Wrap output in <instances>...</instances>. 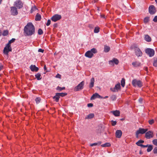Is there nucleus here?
I'll return each instance as SVG.
<instances>
[{
	"instance_id": "nucleus-1",
	"label": "nucleus",
	"mask_w": 157,
	"mask_h": 157,
	"mask_svg": "<svg viewBox=\"0 0 157 157\" xmlns=\"http://www.w3.org/2000/svg\"><path fill=\"white\" fill-rule=\"evenodd\" d=\"M24 33L28 36H31L34 34L35 32V27L31 22L27 23L24 27Z\"/></svg>"
},
{
	"instance_id": "nucleus-2",
	"label": "nucleus",
	"mask_w": 157,
	"mask_h": 157,
	"mask_svg": "<svg viewBox=\"0 0 157 157\" xmlns=\"http://www.w3.org/2000/svg\"><path fill=\"white\" fill-rule=\"evenodd\" d=\"M131 49L134 50L136 53V55L138 57L141 56L142 53L140 49L138 48L137 45L136 44H133L131 46Z\"/></svg>"
},
{
	"instance_id": "nucleus-3",
	"label": "nucleus",
	"mask_w": 157,
	"mask_h": 157,
	"mask_svg": "<svg viewBox=\"0 0 157 157\" xmlns=\"http://www.w3.org/2000/svg\"><path fill=\"white\" fill-rule=\"evenodd\" d=\"M97 52V51L95 48L91 49L90 50L87 51L85 54V56L89 58H92L94 53H96Z\"/></svg>"
},
{
	"instance_id": "nucleus-4",
	"label": "nucleus",
	"mask_w": 157,
	"mask_h": 157,
	"mask_svg": "<svg viewBox=\"0 0 157 157\" xmlns=\"http://www.w3.org/2000/svg\"><path fill=\"white\" fill-rule=\"evenodd\" d=\"M12 50V49L11 47L10 44L7 43L4 48L3 50V53L5 54L8 55L9 52H11Z\"/></svg>"
},
{
	"instance_id": "nucleus-5",
	"label": "nucleus",
	"mask_w": 157,
	"mask_h": 157,
	"mask_svg": "<svg viewBox=\"0 0 157 157\" xmlns=\"http://www.w3.org/2000/svg\"><path fill=\"white\" fill-rule=\"evenodd\" d=\"M132 84L134 87L137 86L139 87H141L142 86V82L140 80H137L136 79L132 81Z\"/></svg>"
},
{
	"instance_id": "nucleus-6",
	"label": "nucleus",
	"mask_w": 157,
	"mask_h": 157,
	"mask_svg": "<svg viewBox=\"0 0 157 157\" xmlns=\"http://www.w3.org/2000/svg\"><path fill=\"white\" fill-rule=\"evenodd\" d=\"M84 82L82 81L75 88L74 90L77 91L82 90L84 87Z\"/></svg>"
},
{
	"instance_id": "nucleus-7",
	"label": "nucleus",
	"mask_w": 157,
	"mask_h": 157,
	"mask_svg": "<svg viewBox=\"0 0 157 157\" xmlns=\"http://www.w3.org/2000/svg\"><path fill=\"white\" fill-rule=\"evenodd\" d=\"M145 52L149 55L150 57L153 56L155 54L154 50L151 48H147L145 50Z\"/></svg>"
},
{
	"instance_id": "nucleus-8",
	"label": "nucleus",
	"mask_w": 157,
	"mask_h": 157,
	"mask_svg": "<svg viewBox=\"0 0 157 157\" xmlns=\"http://www.w3.org/2000/svg\"><path fill=\"white\" fill-rule=\"evenodd\" d=\"M147 131V129H144L143 128H140L139 129L136 131V138H138V135L139 134H144Z\"/></svg>"
},
{
	"instance_id": "nucleus-9",
	"label": "nucleus",
	"mask_w": 157,
	"mask_h": 157,
	"mask_svg": "<svg viewBox=\"0 0 157 157\" xmlns=\"http://www.w3.org/2000/svg\"><path fill=\"white\" fill-rule=\"evenodd\" d=\"M14 5L18 9L21 8L23 6V3L20 0L16 1L14 3Z\"/></svg>"
},
{
	"instance_id": "nucleus-10",
	"label": "nucleus",
	"mask_w": 157,
	"mask_h": 157,
	"mask_svg": "<svg viewBox=\"0 0 157 157\" xmlns=\"http://www.w3.org/2000/svg\"><path fill=\"white\" fill-rule=\"evenodd\" d=\"M61 18V16L60 15L56 14L53 16L51 18V20L54 22L56 21Z\"/></svg>"
},
{
	"instance_id": "nucleus-11",
	"label": "nucleus",
	"mask_w": 157,
	"mask_h": 157,
	"mask_svg": "<svg viewBox=\"0 0 157 157\" xmlns=\"http://www.w3.org/2000/svg\"><path fill=\"white\" fill-rule=\"evenodd\" d=\"M121 86L119 82L116 84L114 88H111L110 90L113 92H117L118 90L120 89Z\"/></svg>"
},
{
	"instance_id": "nucleus-12",
	"label": "nucleus",
	"mask_w": 157,
	"mask_h": 157,
	"mask_svg": "<svg viewBox=\"0 0 157 157\" xmlns=\"http://www.w3.org/2000/svg\"><path fill=\"white\" fill-rule=\"evenodd\" d=\"M149 12L151 15L154 14L156 12L155 7L153 5H151L149 7Z\"/></svg>"
},
{
	"instance_id": "nucleus-13",
	"label": "nucleus",
	"mask_w": 157,
	"mask_h": 157,
	"mask_svg": "<svg viewBox=\"0 0 157 157\" xmlns=\"http://www.w3.org/2000/svg\"><path fill=\"white\" fill-rule=\"evenodd\" d=\"M153 137V133L152 132L149 131L145 133V137L147 139H150Z\"/></svg>"
},
{
	"instance_id": "nucleus-14",
	"label": "nucleus",
	"mask_w": 157,
	"mask_h": 157,
	"mask_svg": "<svg viewBox=\"0 0 157 157\" xmlns=\"http://www.w3.org/2000/svg\"><path fill=\"white\" fill-rule=\"evenodd\" d=\"M11 12L13 15L15 16L18 14V12L15 7L12 6L11 7Z\"/></svg>"
},
{
	"instance_id": "nucleus-15",
	"label": "nucleus",
	"mask_w": 157,
	"mask_h": 157,
	"mask_svg": "<svg viewBox=\"0 0 157 157\" xmlns=\"http://www.w3.org/2000/svg\"><path fill=\"white\" fill-rule=\"evenodd\" d=\"M119 63L118 60L116 58H113L112 60H110L109 61V63L110 65H113L114 63L116 64H117Z\"/></svg>"
},
{
	"instance_id": "nucleus-16",
	"label": "nucleus",
	"mask_w": 157,
	"mask_h": 157,
	"mask_svg": "<svg viewBox=\"0 0 157 157\" xmlns=\"http://www.w3.org/2000/svg\"><path fill=\"white\" fill-rule=\"evenodd\" d=\"M30 69L32 71H37L39 70L38 67H36L35 65H31L29 67Z\"/></svg>"
},
{
	"instance_id": "nucleus-17",
	"label": "nucleus",
	"mask_w": 157,
	"mask_h": 157,
	"mask_svg": "<svg viewBox=\"0 0 157 157\" xmlns=\"http://www.w3.org/2000/svg\"><path fill=\"white\" fill-rule=\"evenodd\" d=\"M97 98H103L99 95L98 93H96L93 95L91 98V99L94 100Z\"/></svg>"
},
{
	"instance_id": "nucleus-18",
	"label": "nucleus",
	"mask_w": 157,
	"mask_h": 157,
	"mask_svg": "<svg viewBox=\"0 0 157 157\" xmlns=\"http://www.w3.org/2000/svg\"><path fill=\"white\" fill-rule=\"evenodd\" d=\"M122 133L121 130H117L116 132V136L117 138H120L121 136Z\"/></svg>"
},
{
	"instance_id": "nucleus-19",
	"label": "nucleus",
	"mask_w": 157,
	"mask_h": 157,
	"mask_svg": "<svg viewBox=\"0 0 157 157\" xmlns=\"http://www.w3.org/2000/svg\"><path fill=\"white\" fill-rule=\"evenodd\" d=\"M132 65L134 67H137L141 65V63L138 61H136L132 63Z\"/></svg>"
},
{
	"instance_id": "nucleus-20",
	"label": "nucleus",
	"mask_w": 157,
	"mask_h": 157,
	"mask_svg": "<svg viewBox=\"0 0 157 157\" xmlns=\"http://www.w3.org/2000/svg\"><path fill=\"white\" fill-rule=\"evenodd\" d=\"M144 39L148 42H150L151 40V37L147 34L144 35Z\"/></svg>"
},
{
	"instance_id": "nucleus-21",
	"label": "nucleus",
	"mask_w": 157,
	"mask_h": 157,
	"mask_svg": "<svg viewBox=\"0 0 157 157\" xmlns=\"http://www.w3.org/2000/svg\"><path fill=\"white\" fill-rule=\"evenodd\" d=\"M94 78H92L90 79V81L89 85V87L91 88L94 86Z\"/></svg>"
},
{
	"instance_id": "nucleus-22",
	"label": "nucleus",
	"mask_w": 157,
	"mask_h": 157,
	"mask_svg": "<svg viewBox=\"0 0 157 157\" xmlns=\"http://www.w3.org/2000/svg\"><path fill=\"white\" fill-rule=\"evenodd\" d=\"M60 97L59 94H57V93L56 94V95L53 97V98L55 99V101L56 102H58Z\"/></svg>"
},
{
	"instance_id": "nucleus-23",
	"label": "nucleus",
	"mask_w": 157,
	"mask_h": 157,
	"mask_svg": "<svg viewBox=\"0 0 157 157\" xmlns=\"http://www.w3.org/2000/svg\"><path fill=\"white\" fill-rule=\"evenodd\" d=\"M35 77L38 80H40L41 79V74L40 73H37L35 75Z\"/></svg>"
},
{
	"instance_id": "nucleus-24",
	"label": "nucleus",
	"mask_w": 157,
	"mask_h": 157,
	"mask_svg": "<svg viewBox=\"0 0 157 157\" xmlns=\"http://www.w3.org/2000/svg\"><path fill=\"white\" fill-rule=\"evenodd\" d=\"M41 16L40 14L37 13L35 17V20L36 21H39L41 20Z\"/></svg>"
},
{
	"instance_id": "nucleus-25",
	"label": "nucleus",
	"mask_w": 157,
	"mask_h": 157,
	"mask_svg": "<svg viewBox=\"0 0 157 157\" xmlns=\"http://www.w3.org/2000/svg\"><path fill=\"white\" fill-rule=\"evenodd\" d=\"M113 115L116 117H118L120 116V112L119 111L116 110L112 112Z\"/></svg>"
},
{
	"instance_id": "nucleus-26",
	"label": "nucleus",
	"mask_w": 157,
	"mask_h": 157,
	"mask_svg": "<svg viewBox=\"0 0 157 157\" xmlns=\"http://www.w3.org/2000/svg\"><path fill=\"white\" fill-rule=\"evenodd\" d=\"M94 117V114L93 113H90L86 117V119H91Z\"/></svg>"
},
{
	"instance_id": "nucleus-27",
	"label": "nucleus",
	"mask_w": 157,
	"mask_h": 157,
	"mask_svg": "<svg viewBox=\"0 0 157 157\" xmlns=\"http://www.w3.org/2000/svg\"><path fill=\"white\" fill-rule=\"evenodd\" d=\"M144 141L143 140H139L136 143V144L138 146H141V145H142L141 144L144 143Z\"/></svg>"
},
{
	"instance_id": "nucleus-28",
	"label": "nucleus",
	"mask_w": 157,
	"mask_h": 157,
	"mask_svg": "<svg viewBox=\"0 0 157 157\" xmlns=\"http://www.w3.org/2000/svg\"><path fill=\"white\" fill-rule=\"evenodd\" d=\"M110 50V48L109 46H105L104 49V52H108Z\"/></svg>"
},
{
	"instance_id": "nucleus-29",
	"label": "nucleus",
	"mask_w": 157,
	"mask_h": 157,
	"mask_svg": "<svg viewBox=\"0 0 157 157\" xmlns=\"http://www.w3.org/2000/svg\"><path fill=\"white\" fill-rule=\"evenodd\" d=\"M153 149V146L152 145H149L147 147V151L148 152L151 151Z\"/></svg>"
},
{
	"instance_id": "nucleus-30",
	"label": "nucleus",
	"mask_w": 157,
	"mask_h": 157,
	"mask_svg": "<svg viewBox=\"0 0 157 157\" xmlns=\"http://www.w3.org/2000/svg\"><path fill=\"white\" fill-rule=\"evenodd\" d=\"M101 141H99L97 143H95L93 144H90L91 146H96L97 145H99L101 144Z\"/></svg>"
},
{
	"instance_id": "nucleus-31",
	"label": "nucleus",
	"mask_w": 157,
	"mask_h": 157,
	"mask_svg": "<svg viewBox=\"0 0 157 157\" xmlns=\"http://www.w3.org/2000/svg\"><path fill=\"white\" fill-rule=\"evenodd\" d=\"M9 34V31L7 30H6L3 31L2 35L3 36H6L8 35Z\"/></svg>"
},
{
	"instance_id": "nucleus-32",
	"label": "nucleus",
	"mask_w": 157,
	"mask_h": 157,
	"mask_svg": "<svg viewBox=\"0 0 157 157\" xmlns=\"http://www.w3.org/2000/svg\"><path fill=\"white\" fill-rule=\"evenodd\" d=\"M125 84V80L124 78H122L121 81V85L123 87L124 86Z\"/></svg>"
},
{
	"instance_id": "nucleus-33",
	"label": "nucleus",
	"mask_w": 157,
	"mask_h": 157,
	"mask_svg": "<svg viewBox=\"0 0 157 157\" xmlns=\"http://www.w3.org/2000/svg\"><path fill=\"white\" fill-rule=\"evenodd\" d=\"M111 145L109 143H106L104 144H103L101 145V146L103 147H109Z\"/></svg>"
},
{
	"instance_id": "nucleus-34",
	"label": "nucleus",
	"mask_w": 157,
	"mask_h": 157,
	"mask_svg": "<svg viewBox=\"0 0 157 157\" xmlns=\"http://www.w3.org/2000/svg\"><path fill=\"white\" fill-rule=\"evenodd\" d=\"M37 10V9L36 8V6H34L33 7H32L30 12L31 13H32L33 12Z\"/></svg>"
},
{
	"instance_id": "nucleus-35",
	"label": "nucleus",
	"mask_w": 157,
	"mask_h": 157,
	"mask_svg": "<svg viewBox=\"0 0 157 157\" xmlns=\"http://www.w3.org/2000/svg\"><path fill=\"white\" fill-rule=\"evenodd\" d=\"M65 88L64 87H59V86H57V87L56 88V90H59V91H60L63 90H65Z\"/></svg>"
},
{
	"instance_id": "nucleus-36",
	"label": "nucleus",
	"mask_w": 157,
	"mask_h": 157,
	"mask_svg": "<svg viewBox=\"0 0 157 157\" xmlns=\"http://www.w3.org/2000/svg\"><path fill=\"white\" fill-rule=\"evenodd\" d=\"M57 94H59V96L63 97L67 94L66 93H57Z\"/></svg>"
},
{
	"instance_id": "nucleus-37",
	"label": "nucleus",
	"mask_w": 157,
	"mask_h": 157,
	"mask_svg": "<svg viewBox=\"0 0 157 157\" xmlns=\"http://www.w3.org/2000/svg\"><path fill=\"white\" fill-rule=\"evenodd\" d=\"M110 98L111 100L113 101H115L117 99L115 95H112L110 97Z\"/></svg>"
},
{
	"instance_id": "nucleus-38",
	"label": "nucleus",
	"mask_w": 157,
	"mask_h": 157,
	"mask_svg": "<svg viewBox=\"0 0 157 157\" xmlns=\"http://www.w3.org/2000/svg\"><path fill=\"white\" fill-rule=\"evenodd\" d=\"M149 18L148 17H146L144 19V22L145 23H148L149 21Z\"/></svg>"
},
{
	"instance_id": "nucleus-39",
	"label": "nucleus",
	"mask_w": 157,
	"mask_h": 157,
	"mask_svg": "<svg viewBox=\"0 0 157 157\" xmlns=\"http://www.w3.org/2000/svg\"><path fill=\"white\" fill-rule=\"evenodd\" d=\"M99 28L98 27H96L94 30V33H98L99 32Z\"/></svg>"
},
{
	"instance_id": "nucleus-40",
	"label": "nucleus",
	"mask_w": 157,
	"mask_h": 157,
	"mask_svg": "<svg viewBox=\"0 0 157 157\" xmlns=\"http://www.w3.org/2000/svg\"><path fill=\"white\" fill-rule=\"evenodd\" d=\"M40 98L39 97H37L35 99L36 103L37 104L39 103L40 102Z\"/></svg>"
},
{
	"instance_id": "nucleus-41",
	"label": "nucleus",
	"mask_w": 157,
	"mask_h": 157,
	"mask_svg": "<svg viewBox=\"0 0 157 157\" xmlns=\"http://www.w3.org/2000/svg\"><path fill=\"white\" fill-rule=\"evenodd\" d=\"M153 65L154 67H157V58L154 60Z\"/></svg>"
},
{
	"instance_id": "nucleus-42",
	"label": "nucleus",
	"mask_w": 157,
	"mask_h": 157,
	"mask_svg": "<svg viewBox=\"0 0 157 157\" xmlns=\"http://www.w3.org/2000/svg\"><path fill=\"white\" fill-rule=\"evenodd\" d=\"M38 33L39 35H42L43 33V31L41 29H38Z\"/></svg>"
},
{
	"instance_id": "nucleus-43",
	"label": "nucleus",
	"mask_w": 157,
	"mask_h": 157,
	"mask_svg": "<svg viewBox=\"0 0 157 157\" xmlns=\"http://www.w3.org/2000/svg\"><path fill=\"white\" fill-rule=\"evenodd\" d=\"M15 40V38H12L11 40H9L8 42V44H10L11 43H13Z\"/></svg>"
},
{
	"instance_id": "nucleus-44",
	"label": "nucleus",
	"mask_w": 157,
	"mask_h": 157,
	"mask_svg": "<svg viewBox=\"0 0 157 157\" xmlns=\"http://www.w3.org/2000/svg\"><path fill=\"white\" fill-rule=\"evenodd\" d=\"M154 122V120L153 119H151L149 120L148 123L150 125H151L153 124Z\"/></svg>"
},
{
	"instance_id": "nucleus-45",
	"label": "nucleus",
	"mask_w": 157,
	"mask_h": 157,
	"mask_svg": "<svg viewBox=\"0 0 157 157\" xmlns=\"http://www.w3.org/2000/svg\"><path fill=\"white\" fill-rule=\"evenodd\" d=\"M152 143L154 145L157 146V139L153 140Z\"/></svg>"
},
{
	"instance_id": "nucleus-46",
	"label": "nucleus",
	"mask_w": 157,
	"mask_h": 157,
	"mask_svg": "<svg viewBox=\"0 0 157 157\" xmlns=\"http://www.w3.org/2000/svg\"><path fill=\"white\" fill-rule=\"evenodd\" d=\"M112 122V125L113 126H114L115 125H116L117 124V121H113L112 120L111 121Z\"/></svg>"
},
{
	"instance_id": "nucleus-47",
	"label": "nucleus",
	"mask_w": 157,
	"mask_h": 157,
	"mask_svg": "<svg viewBox=\"0 0 157 157\" xmlns=\"http://www.w3.org/2000/svg\"><path fill=\"white\" fill-rule=\"evenodd\" d=\"M153 152L154 154L157 153V147H155L153 150Z\"/></svg>"
},
{
	"instance_id": "nucleus-48",
	"label": "nucleus",
	"mask_w": 157,
	"mask_h": 157,
	"mask_svg": "<svg viewBox=\"0 0 157 157\" xmlns=\"http://www.w3.org/2000/svg\"><path fill=\"white\" fill-rule=\"evenodd\" d=\"M51 20L50 19L48 20L47 21V22L46 24V25L47 26H49L51 24Z\"/></svg>"
},
{
	"instance_id": "nucleus-49",
	"label": "nucleus",
	"mask_w": 157,
	"mask_h": 157,
	"mask_svg": "<svg viewBox=\"0 0 157 157\" xmlns=\"http://www.w3.org/2000/svg\"><path fill=\"white\" fill-rule=\"evenodd\" d=\"M93 106V105L92 103H88L87 104V106L89 107H92Z\"/></svg>"
},
{
	"instance_id": "nucleus-50",
	"label": "nucleus",
	"mask_w": 157,
	"mask_h": 157,
	"mask_svg": "<svg viewBox=\"0 0 157 157\" xmlns=\"http://www.w3.org/2000/svg\"><path fill=\"white\" fill-rule=\"evenodd\" d=\"M44 49H42L41 48H39L38 50V52H41L42 53H43L44 52Z\"/></svg>"
},
{
	"instance_id": "nucleus-51",
	"label": "nucleus",
	"mask_w": 157,
	"mask_h": 157,
	"mask_svg": "<svg viewBox=\"0 0 157 157\" xmlns=\"http://www.w3.org/2000/svg\"><path fill=\"white\" fill-rule=\"evenodd\" d=\"M153 21L155 22H157V16H155L153 19Z\"/></svg>"
},
{
	"instance_id": "nucleus-52",
	"label": "nucleus",
	"mask_w": 157,
	"mask_h": 157,
	"mask_svg": "<svg viewBox=\"0 0 157 157\" xmlns=\"http://www.w3.org/2000/svg\"><path fill=\"white\" fill-rule=\"evenodd\" d=\"M56 77L57 78H60L61 75L59 74H58L56 76Z\"/></svg>"
},
{
	"instance_id": "nucleus-53",
	"label": "nucleus",
	"mask_w": 157,
	"mask_h": 157,
	"mask_svg": "<svg viewBox=\"0 0 157 157\" xmlns=\"http://www.w3.org/2000/svg\"><path fill=\"white\" fill-rule=\"evenodd\" d=\"M149 144H147V145H143V144L141 145V147H147L148 146Z\"/></svg>"
},
{
	"instance_id": "nucleus-54",
	"label": "nucleus",
	"mask_w": 157,
	"mask_h": 157,
	"mask_svg": "<svg viewBox=\"0 0 157 157\" xmlns=\"http://www.w3.org/2000/svg\"><path fill=\"white\" fill-rule=\"evenodd\" d=\"M138 101L140 103H141L143 101V99L140 98L139 99Z\"/></svg>"
},
{
	"instance_id": "nucleus-55",
	"label": "nucleus",
	"mask_w": 157,
	"mask_h": 157,
	"mask_svg": "<svg viewBox=\"0 0 157 157\" xmlns=\"http://www.w3.org/2000/svg\"><path fill=\"white\" fill-rule=\"evenodd\" d=\"M53 26L54 28H56L57 26V23H55L53 25Z\"/></svg>"
},
{
	"instance_id": "nucleus-56",
	"label": "nucleus",
	"mask_w": 157,
	"mask_h": 157,
	"mask_svg": "<svg viewBox=\"0 0 157 157\" xmlns=\"http://www.w3.org/2000/svg\"><path fill=\"white\" fill-rule=\"evenodd\" d=\"M101 17L105 18V16L103 14H101Z\"/></svg>"
},
{
	"instance_id": "nucleus-57",
	"label": "nucleus",
	"mask_w": 157,
	"mask_h": 157,
	"mask_svg": "<svg viewBox=\"0 0 157 157\" xmlns=\"http://www.w3.org/2000/svg\"><path fill=\"white\" fill-rule=\"evenodd\" d=\"M3 66L2 65H0V71L2 69Z\"/></svg>"
},
{
	"instance_id": "nucleus-58",
	"label": "nucleus",
	"mask_w": 157,
	"mask_h": 157,
	"mask_svg": "<svg viewBox=\"0 0 157 157\" xmlns=\"http://www.w3.org/2000/svg\"><path fill=\"white\" fill-rule=\"evenodd\" d=\"M140 154H143V152L141 150H140L139 152Z\"/></svg>"
},
{
	"instance_id": "nucleus-59",
	"label": "nucleus",
	"mask_w": 157,
	"mask_h": 157,
	"mask_svg": "<svg viewBox=\"0 0 157 157\" xmlns=\"http://www.w3.org/2000/svg\"><path fill=\"white\" fill-rule=\"evenodd\" d=\"M44 69L45 71L46 70V66L45 65L44 67Z\"/></svg>"
},
{
	"instance_id": "nucleus-60",
	"label": "nucleus",
	"mask_w": 157,
	"mask_h": 157,
	"mask_svg": "<svg viewBox=\"0 0 157 157\" xmlns=\"http://www.w3.org/2000/svg\"><path fill=\"white\" fill-rule=\"evenodd\" d=\"M2 31L0 29V36H1L2 35Z\"/></svg>"
},
{
	"instance_id": "nucleus-61",
	"label": "nucleus",
	"mask_w": 157,
	"mask_h": 157,
	"mask_svg": "<svg viewBox=\"0 0 157 157\" xmlns=\"http://www.w3.org/2000/svg\"><path fill=\"white\" fill-rule=\"evenodd\" d=\"M108 98V96H105L104 98Z\"/></svg>"
},
{
	"instance_id": "nucleus-62",
	"label": "nucleus",
	"mask_w": 157,
	"mask_h": 157,
	"mask_svg": "<svg viewBox=\"0 0 157 157\" xmlns=\"http://www.w3.org/2000/svg\"><path fill=\"white\" fill-rule=\"evenodd\" d=\"M155 1L156 2V3L157 4V0H155Z\"/></svg>"
},
{
	"instance_id": "nucleus-63",
	"label": "nucleus",
	"mask_w": 157,
	"mask_h": 157,
	"mask_svg": "<svg viewBox=\"0 0 157 157\" xmlns=\"http://www.w3.org/2000/svg\"><path fill=\"white\" fill-rule=\"evenodd\" d=\"M147 69V67H146V68H145V69H146H146Z\"/></svg>"
},
{
	"instance_id": "nucleus-64",
	"label": "nucleus",
	"mask_w": 157,
	"mask_h": 157,
	"mask_svg": "<svg viewBox=\"0 0 157 157\" xmlns=\"http://www.w3.org/2000/svg\"><path fill=\"white\" fill-rule=\"evenodd\" d=\"M156 137H157V133L156 134Z\"/></svg>"
}]
</instances>
